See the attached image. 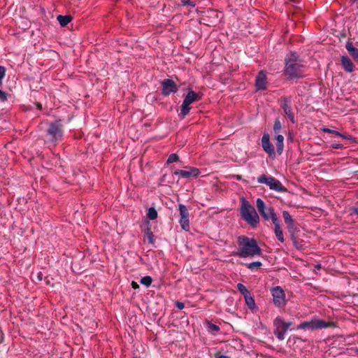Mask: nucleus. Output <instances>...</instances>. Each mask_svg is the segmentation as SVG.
Masks as SVG:
<instances>
[{
  "mask_svg": "<svg viewBox=\"0 0 358 358\" xmlns=\"http://www.w3.org/2000/svg\"><path fill=\"white\" fill-rule=\"evenodd\" d=\"M238 248L233 255L240 258L254 257L261 256L262 250L257 244L256 239L245 236H239L237 238Z\"/></svg>",
  "mask_w": 358,
  "mask_h": 358,
  "instance_id": "obj_1",
  "label": "nucleus"
},
{
  "mask_svg": "<svg viewBox=\"0 0 358 358\" xmlns=\"http://www.w3.org/2000/svg\"><path fill=\"white\" fill-rule=\"evenodd\" d=\"M284 74L287 80L303 78L305 71V65L295 52H291L285 59Z\"/></svg>",
  "mask_w": 358,
  "mask_h": 358,
  "instance_id": "obj_2",
  "label": "nucleus"
},
{
  "mask_svg": "<svg viewBox=\"0 0 358 358\" xmlns=\"http://www.w3.org/2000/svg\"><path fill=\"white\" fill-rule=\"evenodd\" d=\"M241 214L242 218L253 227L259 222V217L255 208L245 199L241 201Z\"/></svg>",
  "mask_w": 358,
  "mask_h": 358,
  "instance_id": "obj_3",
  "label": "nucleus"
},
{
  "mask_svg": "<svg viewBox=\"0 0 358 358\" xmlns=\"http://www.w3.org/2000/svg\"><path fill=\"white\" fill-rule=\"evenodd\" d=\"M337 325L334 322H326L323 320L313 318L310 321H304L300 323L296 329H322L327 328H335Z\"/></svg>",
  "mask_w": 358,
  "mask_h": 358,
  "instance_id": "obj_4",
  "label": "nucleus"
},
{
  "mask_svg": "<svg viewBox=\"0 0 358 358\" xmlns=\"http://www.w3.org/2000/svg\"><path fill=\"white\" fill-rule=\"evenodd\" d=\"M202 98V94L196 93L193 90H190L188 92L187 95L185 97V99L181 106V111L179 114L180 118L183 119L186 115H187L189 113L191 107L189 105L196 101L201 100Z\"/></svg>",
  "mask_w": 358,
  "mask_h": 358,
  "instance_id": "obj_5",
  "label": "nucleus"
},
{
  "mask_svg": "<svg viewBox=\"0 0 358 358\" xmlns=\"http://www.w3.org/2000/svg\"><path fill=\"white\" fill-rule=\"evenodd\" d=\"M291 322H285L281 317L278 316L273 320V334L279 341H283L285 335L292 325Z\"/></svg>",
  "mask_w": 358,
  "mask_h": 358,
  "instance_id": "obj_6",
  "label": "nucleus"
},
{
  "mask_svg": "<svg viewBox=\"0 0 358 358\" xmlns=\"http://www.w3.org/2000/svg\"><path fill=\"white\" fill-rule=\"evenodd\" d=\"M257 182L260 184H266L272 190L278 192H286L287 189L282 184L273 176H268L262 174L257 178Z\"/></svg>",
  "mask_w": 358,
  "mask_h": 358,
  "instance_id": "obj_7",
  "label": "nucleus"
},
{
  "mask_svg": "<svg viewBox=\"0 0 358 358\" xmlns=\"http://www.w3.org/2000/svg\"><path fill=\"white\" fill-rule=\"evenodd\" d=\"M271 294L273 297V303L279 309H285L287 300L285 291L280 286H275L271 289Z\"/></svg>",
  "mask_w": 358,
  "mask_h": 358,
  "instance_id": "obj_8",
  "label": "nucleus"
},
{
  "mask_svg": "<svg viewBox=\"0 0 358 358\" xmlns=\"http://www.w3.org/2000/svg\"><path fill=\"white\" fill-rule=\"evenodd\" d=\"M50 140L52 142L61 141L63 136L62 125L58 122H51L47 130Z\"/></svg>",
  "mask_w": 358,
  "mask_h": 358,
  "instance_id": "obj_9",
  "label": "nucleus"
},
{
  "mask_svg": "<svg viewBox=\"0 0 358 358\" xmlns=\"http://www.w3.org/2000/svg\"><path fill=\"white\" fill-rule=\"evenodd\" d=\"M257 208L259 213L266 220H270V217L272 216V214L275 213L274 209L273 207H267L264 203V201L258 198L257 199Z\"/></svg>",
  "mask_w": 358,
  "mask_h": 358,
  "instance_id": "obj_10",
  "label": "nucleus"
},
{
  "mask_svg": "<svg viewBox=\"0 0 358 358\" xmlns=\"http://www.w3.org/2000/svg\"><path fill=\"white\" fill-rule=\"evenodd\" d=\"M162 94L166 96L178 91V86L172 79H164L161 82Z\"/></svg>",
  "mask_w": 358,
  "mask_h": 358,
  "instance_id": "obj_11",
  "label": "nucleus"
},
{
  "mask_svg": "<svg viewBox=\"0 0 358 358\" xmlns=\"http://www.w3.org/2000/svg\"><path fill=\"white\" fill-rule=\"evenodd\" d=\"M290 99L287 96H282L280 99V107L283 110L285 115L289 119V120L292 122H295L294 113L292 111V108L289 105Z\"/></svg>",
  "mask_w": 358,
  "mask_h": 358,
  "instance_id": "obj_12",
  "label": "nucleus"
},
{
  "mask_svg": "<svg viewBox=\"0 0 358 358\" xmlns=\"http://www.w3.org/2000/svg\"><path fill=\"white\" fill-rule=\"evenodd\" d=\"M179 211L180 215V223L182 229L189 231V211L187 207L183 204L179 205Z\"/></svg>",
  "mask_w": 358,
  "mask_h": 358,
  "instance_id": "obj_13",
  "label": "nucleus"
},
{
  "mask_svg": "<svg viewBox=\"0 0 358 358\" xmlns=\"http://www.w3.org/2000/svg\"><path fill=\"white\" fill-rule=\"evenodd\" d=\"M185 170H180L177 169L174 171L173 174L174 175H178L182 178L189 179L190 178H194L199 175L200 171L198 169L194 167H189L187 166L185 167Z\"/></svg>",
  "mask_w": 358,
  "mask_h": 358,
  "instance_id": "obj_14",
  "label": "nucleus"
},
{
  "mask_svg": "<svg viewBox=\"0 0 358 358\" xmlns=\"http://www.w3.org/2000/svg\"><path fill=\"white\" fill-rule=\"evenodd\" d=\"M262 146L266 153L269 155L271 157L275 156V150L273 145L270 142V136L268 133H264L262 138Z\"/></svg>",
  "mask_w": 358,
  "mask_h": 358,
  "instance_id": "obj_15",
  "label": "nucleus"
},
{
  "mask_svg": "<svg viewBox=\"0 0 358 358\" xmlns=\"http://www.w3.org/2000/svg\"><path fill=\"white\" fill-rule=\"evenodd\" d=\"M255 86L257 90H265L267 87L266 74L264 71L259 72L255 82Z\"/></svg>",
  "mask_w": 358,
  "mask_h": 358,
  "instance_id": "obj_16",
  "label": "nucleus"
},
{
  "mask_svg": "<svg viewBox=\"0 0 358 358\" xmlns=\"http://www.w3.org/2000/svg\"><path fill=\"white\" fill-rule=\"evenodd\" d=\"M341 65L344 71L348 73H352L355 71V65L348 56H341Z\"/></svg>",
  "mask_w": 358,
  "mask_h": 358,
  "instance_id": "obj_17",
  "label": "nucleus"
},
{
  "mask_svg": "<svg viewBox=\"0 0 358 358\" xmlns=\"http://www.w3.org/2000/svg\"><path fill=\"white\" fill-rule=\"evenodd\" d=\"M345 48L348 51L349 54L354 58V59L358 62V49L355 48L352 43L347 41L345 44Z\"/></svg>",
  "mask_w": 358,
  "mask_h": 358,
  "instance_id": "obj_18",
  "label": "nucleus"
},
{
  "mask_svg": "<svg viewBox=\"0 0 358 358\" xmlns=\"http://www.w3.org/2000/svg\"><path fill=\"white\" fill-rule=\"evenodd\" d=\"M287 230L290 234L291 239L293 241L294 244L296 243V233L298 231L296 224L294 222L287 226Z\"/></svg>",
  "mask_w": 358,
  "mask_h": 358,
  "instance_id": "obj_19",
  "label": "nucleus"
},
{
  "mask_svg": "<svg viewBox=\"0 0 358 358\" xmlns=\"http://www.w3.org/2000/svg\"><path fill=\"white\" fill-rule=\"evenodd\" d=\"M277 136L275 137L276 140V148L277 152L278 155H281L284 148V137L281 134H276Z\"/></svg>",
  "mask_w": 358,
  "mask_h": 358,
  "instance_id": "obj_20",
  "label": "nucleus"
},
{
  "mask_svg": "<svg viewBox=\"0 0 358 358\" xmlns=\"http://www.w3.org/2000/svg\"><path fill=\"white\" fill-rule=\"evenodd\" d=\"M59 24L62 27H66L71 21L72 20V17L71 15H59L57 17Z\"/></svg>",
  "mask_w": 358,
  "mask_h": 358,
  "instance_id": "obj_21",
  "label": "nucleus"
},
{
  "mask_svg": "<svg viewBox=\"0 0 358 358\" xmlns=\"http://www.w3.org/2000/svg\"><path fill=\"white\" fill-rule=\"evenodd\" d=\"M244 298H245V303L247 304L248 307L250 310H254L257 308V306H256L255 301L253 297L251 296V294H250L249 295L245 296Z\"/></svg>",
  "mask_w": 358,
  "mask_h": 358,
  "instance_id": "obj_22",
  "label": "nucleus"
},
{
  "mask_svg": "<svg viewBox=\"0 0 358 358\" xmlns=\"http://www.w3.org/2000/svg\"><path fill=\"white\" fill-rule=\"evenodd\" d=\"M206 327L208 329V331L213 334H215L217 331H220L219 326L208 321L206 322Z\"/></svg>",
  "mask_w": 358,
  "mask_h": 358,
  "instance_id": "obj_23",
  "label": "nucleus"
},
{
  "mask_svg": "<svg viewBox=\"0 0 358 358\" xmlns=\"http://www.w3.org/2000/svg\"><path fill=\"white\" fill-rule=\"evenodd\" d=\"M262 266V264L261 262H254L245 264V266L251 271L258 270L261 268Z\"/></svg>",
  "mask_w": 358,
  "mask_h": 358,
  "instance_id": "obj_24",
  "label": "nucleus"
},
{
  "mask_svg": "<svg viewBox=\"0 0 358 358\" xmlns=\"http://www.w3.org/2000/svg\"><path fill=\"white\" fill-rule=\"evenodd\" d=\"M282 217L285 221V223L287 225L294 222V220L292 219L288 211L284 210L282 211Z\"/></svg>",
  "mask_w": 358,
  "mask_h": 358,
  "instance_id": "obj_25",
  "label": "nucleus"
},
{
  "mask_svg": "<svg viewBox=\"0 0 358 358\" xmlns=\"http://www.w3.org/2000/svg\"><path fill=\"white\" fill-rule=\"evenodd\" d=\"M237 289L239 291V292L245 297V296H248L250 294V292H249V290L246 288V287L241 284V283H238L237 284Z\"/></svg>",
  "mask_w": 358,
  "mask_h": 358,
  "instance_id": "obj_26",
  "label": "nucleus"
},
{
  "mask_svg": "<svg viewBox=\"0 0 358 358\" xmlns=\"http://www.w3.org/2000/svg\"><path fill=\"white\" fill-rule=\"evenodd\" d=\"M157 211L154 207H151L148 209L147 216L150 220H154L157 219Z\"/></svg>",
  "mask_w": 358,
  "mask_h": 358,
  "instance_id": "obj_27",
  "label": "nucleus"
},
{
  "mask_svg": "<svg viewBox=\"0 0 358 358\" xmlns=\"http://www.w3.org/2000/svg\"><path fill=\"white\" fill-rule=\"evenodd\" d=\"M274 232H275V236L277 237L278 240L282 243L284 242L285 239H284V236H283V233H282V231L280 227H278L275 228Z\"/></svg>",
  "mask_w": 358,
  "mask_h": 358,
  "instance_id": "obj_28",
  "label": "nucleus"
},
{
  "mask_svg": "<svg viewBox=\"0 0 358 358\" xmlns=\"http://www.w3.org/2000/svg\"><path fill=\"white\" fill-rule=\"evenodd\" d=\"M145 234L148 238V243H151V244L154 243V242H155L154 234L150 228L146 229V230L145 231Z\"/></svg>",
  "mask_w": 358,
  "mask_h": 358,
  "instance_id": "obj_29",
  "label": "nucleus"
},
{
  "mask_svg": "<svg viewBox=\"0 0 358 358\" xmlns=\"http://www.w3.org/2000/svg\"><path fill=\"white\" fill-rule=\"evenodd\" d=\"M152 279L150 276L149 275H146V276H144L141 279V281L140 282L146 286L147 287H150L152 284Z\"/></svg>",
  "mask_w": 358,
  "mask_h": 358,
  "instance_id": "obj_30",
  "label": "nucleus"
},
{
  "mask_svg": "<svg viewBox=\"0 0 358 358\" xmlns=\"http://www.w3.org/2000/svg\"><path fill=\"white\" fill-rule=\"evenodd\" d=\"M273 129L275 134H278L280 131V130L282 129V124H281V122H280L279 118H276L275 120Z\"/></svg>",
  "mask_w": 358,
  "mask_h": 358,
  "instance_id": "obj_31",
  "label": "nucleus"
},
{
  "mask_svg": "<svg viewBox=\"0 0 358 358\" xmlns=\"http://www.w3.org/2000/svg\"><path fill=\"white\" fill-rule=\"evenodd\" d=\"M180 3L183 6L194 8L196 6V1L193 0H181Z\"/></svg>",
  "mask_w": 358,
  "mask_h": 358,
  "instance_id": "obj_32",
  "label": "nucleus"
},
{
  "mask_svg": "<svg viewBox=\"0 0 358 358\" xmlns=\"http://www.w3.org/2000/svg\"><path fill=\"white\" fill-rule=\"evenodd\" d=\"M178 160H179L178 156L176 154L173 153L169 156L167 161H166V164H171V163L177 162Z\"/></svg>",
  "mask_w": 358,
  "mask_h": 358,
  "instance_id": "obj_33",
  "label": "nucleus"
},
{
  "mask_svg": "<svg viewBox=\"0 0 358 358\" xmlns=\"http://www.w3.org/2000/svg\"><path fill=\"white\" fill-rule=\"evenodd\" d=\"M270 220H272V222L275 226V228H276L278 227H280V221H279L275 213L274 214H272V216L270 217Z\"/></svg>",
  "mask_w": 358,
  "mask_h": 358,
  "instance_id": "obj_34",
  "label": "nucleus"
},
{
  "mask_svg": "<svg viewBox=\"0 0 358 358\" xmlns=\"http://www.w3.org/2000/svg\"><path fill=\"white\" fill-rule=\"evenodd\" d=\"M206 15L208 16V17H218V13L216 10H212V9H210V10H208L206 12Z\"/></svg>",
  "mask_w": 358,
  "mask_h": 358,
  "instance_id": "obj_35",
  "label": "nucleus"
},
{
  "mask_svg": "<svg viewBox=\"0 0 358 358\" xmlns=\"http://www.w3.org/2000/svg\"><path fill=\"white\" fill-rule=\"evenodd\" d=\"M323 131L325 133L334 134V135H336L337 136H341V133H340L339 131H337L336 130H333V129H329V128H324L323 129Z\"/></svg>",
  "mask_w": 358,
  "mask_h": 358,
  "instance_id": "obj_36",
  "label": "nucleus"
},
{
  "mask_svg": "<svg viewBox=\"0 0 358 358\" xmlns=\"http://www.w3.org/2000/svg\"><path fill=\"white\" fill-rule=\"evenodd\" d=\"M6 75V68L3 66H0V85L2 84V79Z\"/></svg>",
  "mask_w": 358,
  "mask_h": 358,
  "instance_id": "obj_37",
  "label": "nucleus"
},
{
  "mask_svg": "<svg viewBox=\"0 0 358 358\" xmlns=\"http://www.w3.org/2000/svg\"><path fill=\"white\" fill-rule=\"evenodd\" d=\"M8 99V94L5 92L0 90V101L4 102Z\"/></svg>",
  "mask_w": 358,
  "mask_h": 358,
  "instance_id": "obj_38",
  "label": "nucleus"
},
{
  "mask_svg": "<svg viewBox=\"0 0 358 358\" xmlns=\"http://www.w3.org/2000/svg\"><path fill=\"white\" fill-rule=\"evenodd\" d=\"M176 306L178 309L182 310L185 308V304H184V303L178 301L176 302Z\"/></svg>",
  "mask_w": 358,
  "mask_h": 358,
  "instance_id": "obj_39",
  "label": "nucleus"
},
{
  "mask_svg": "<svg viewBox=\"0 0 358 358\" xmlns=\"http://www.w3.org/2000/svg\"><path fill=\"white\" fill-rule=\"evenodd\" d=\"M215 358H231L227 355H221L220 352H217L215 355Z\"/></svg>",
  "mask_w": 358,
  "mask_h": 358,
  "instance_id": "obj_40",
  "label": "nucleus"
},
{
  "mask_svg": "<svg viewBox=\"0 0 358 358\" xmlns=\"http://www.w3.org/2000/svg\"><path fill=\"white\" fill-rule=\"evenodd\" d=\"M340 137L344 138V139H348V140H353V138L350 136V135H346V134H341V136H339Z\"/></svg>",
  "mask_w": 358,
  "mask_h": 358,
  "instance_id": "obj_41",
  "label": "nucleus"
},
{
  "mask_svg": "<svg viewBox=\"0 0 358 358\" xmlns=\"http://www.w3.org/2000/svg\"><path fill=\"white\" fill-rule=\"evenodd\" d=\"M131 285L134 289H137L139 288V285L135 281H132Z\"/></svg>",
  "mask_w": 358,
  "mask_h": 358,
  "instance_id": "obj_42",
  "label": "nucleus"
},
{
  "mask_svg": "<svg viewBox=\"0 0 358 358\" xmlns=\"http://www.w3.org/2000/svg\"><path fill=\"white\" fill-rule=\"evenodd\" d=\"M331 147L335 149H340L343 148V145L340 143H334Z\"/></svg>",
  "mask_w": 358,
  "mask_h": 358,
  "instance_id": "obj_43",
  "label": "nucleus"
},
{
  "mask_svg": "<svg viewBox=\"0 0 358 358\" xmlns=\"http://www.w3.org/2000/svg\"><path fill=\"white\" fill-rule=\"evenodd\" d=\"M352 214L356 215L358 217V208H352Z\"/></svg>",
  "mask_w": 358,
  "mask_h": 358,
  "instance_id": "obj_44",
  "label": "nucleus"
},
{
  "mask_svg": "<svg viewBox=\"0 0 358 358\" xmlns=\"http://www.w3.org/2000/svg\"><path fill=\"white\" fill-rule=\"evenodd\" d=\"M36 106L37 109L42 110V104L41 103L37 102L36 103Z\"/></svg>",
  "mask_w": 358,
  "mask_h": 358,
  "instance_id": "obj_45",
  "label": "nucleus"
},
{
  "mask_svg": "<svg viewBox=\"0 0 358 358\" xmlns=\"http://www.w3.org/2000/svg\"><path fill=\"white\" fill-rule=\"evenodd\" d=\"M134 358H138V357H134Z\"/></svg>",
  "mask_w": 358,
  "mask_h": 358,
  "instance_id": "obj_46",
  "label": "nucleus"
}]
</instances>
